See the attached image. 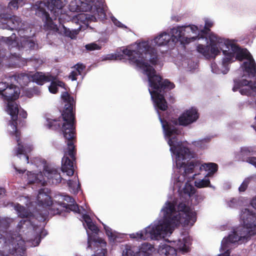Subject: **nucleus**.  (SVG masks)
<instances>
[{"label": "nucleus", "instance_id": "nucleus-1", "mask_svg": "<svg viewBox=\"0 0 256 256\" xmlns=\"http://www.w3.org/2000/svg\"><path fill=\"white\" fill-rule=\"evenodd\" d=\"M168 142L176 166L173 181L179 192L178 198H168L160 210V218L144 230L130 234V238L137 240H160L169 236L180 224L192 226L196 221V213L188 203L194 196L196 189L190 182L196 180L194 184L198 188L211 187L208 177L218 170L214 163L201 164L198 161H190L194 154L188 148L175 152L171 140Z\"/></svg>", "mask_w": 256, "mask_h": 256}, {"label": "nucleus", "instance_id": "nucleus-2", "mask_svg": "<svg viewBox=\"0 0 256 256\" xmlns=\"http://www.w3.org/2000/svg\"><path fill=\"white\" fill-rule=\"evenodd\" d=\"M198 32L197 27L194 24L177 26L170 29V34L163 32L150 41L136 43L122 50V54L128 56L130 63L148 76L150 94L162 110H164L166 105L162 96L158 94L163 88L172 89L174 85L168 80H163L161 76L156 74L154 66L158 65L160 68L162 63L160 62L154 46L172 48L178 42L182 44H188L194 41Z\"/></svg>", "mask_w": 256, "mask_h": 256}, {"label": "nucleus", "instance_id": "nucleus-3", "mask_svg": "<svg viewBox=\"0 0 256 256\" xmlns=\"http://www.w3.org/2000/svg\"><path fill=\"white\" fill-rule=\"evenodd\" d=\"M61 98L64 104V110L62 114L63 124L62 130L64 137L67 140L68 148L62 160L61 170L67 176L74 174V162L75 160L74 142L76 138L74 117L73 112L75 102L74 98L67 92H62Z\"/></svg>", "mask_w": 256, "mask_h": 256}, {"label": "nucleus", "instance_id": "nucleus-4", "mask_svg": "<svg viewBox=\"0 0 256 256\" xmlns=\"http://www.w3.org/2000/svg\"><path fill=\"white\" fill-rule=\"evenodd\" d=\"M20 94V88L12 83L6 90L4 98L8 102L6 111L11 116L12 122L8 126V132L10 135L14 137L17 142V146L14 150V154L24 163H28V157L27 153L33 149V145L31 144L23 143L20 139V132L18 130L17 120L18 112V105L14 102L18 98Z\"/></svg>", "mask_w": 256, "mask_h": 256}, {"label": "nucleus", "instance_id": "nucleus-5", "mask_svg": "<svg viewBox=\"0 0 256 256\" xmlns=\"http://www.w3.org/2000/svg\"><path fill=\"white\" fill-rule=\"evenodd\" d=\"M240 218L242 226L234 230L228 237L223 238L220 250L222 253L218 256H230V250L234 246L248 242L251 236L256 232V214L248 208L241 210Z\"/></svg>", "mask_w": 256, "mask_h": 256}, {"label": "nucleus", "instance_id": "nucleus-6", "mask_svg": "<svg viewBox=\"0 0 256 256\" xmlns=\"http://www.w3.org/2000/svg\"><path fill=\"white\" fill-rule=\"evenodd\" d=\"M166 89L170 90L168 88H163L162 89V92H160V95H162L163 98L166 104V108L164 110H162L158 106V104H156L154 100L152 98L154 102V107L157 110L159 120L162 124L163 130L165 138L169 144V140H170L174 144V151L179 150L183 148H188L178 140V136L180 131L178 130L176 126L178 124L186 126L195 122L198 118V114L196 108H192L188 110H186L178 118V119L173 118L170 122L164 121L161 117V115L158 112V110L164 111L168 108L167 103L164 99V90ZM151 98H152L151 97Z\"/></svg>", "mask_w": 256, "mask_h": 256}, {"label": "nucleus", "instance_id": "nucleus-7", "mask_svg": "<svg viewBox=\"0 0 256 256\" xmlns=\"http://www.w3.org/2000/svg\"><path fill=\"white\" fill-rule=\"evenodd\" d=\"M55 198L58 199L60 202L63 201L70 202L72 204H62L64 207H66L76 213L82 214L83 220V225L86 228L88 234V248L90 249H96V254L94 256H106L107 254L106 248V242L101 238H96L95 235H90L88 230V229L94 234H97L98 230V227L92 222L91 218L87 214L88 213V208H86L82 206L80 208L76 204H74V200L70 196L65 194H58L56 195Z\"/></svg>", "mask_w": 256, "mask_h": 256}, {"label": "nucleus", "instance_id": "nucleus-8", "mask_svg": "<svg viewBox=\"0 0 256 256\" xmlns=\"http://www.w3.org/2000/svg\"><path fill=\"white\" fill-rule=\"evenodd\" d=\"M27 23L22 22L20 18L17 16L8 18L6 14H0V28L3 29L16 30L20 37V44L16 40L15 34H13L10 37L4 38L10 49L16 48L20 50V48H34V42L30 36L25 34L30 32Z\"/></svg>", "mask_w": 256, "mask_h": 256}, {"label": "nucleus", "instance_id": "nucleus-9", "mask_svg": "<svg viewBox=\"0 0 256 256\" xmlns=\"http://www.w3.org/2000/svg\"><path fill=\"white\" fill-rule=\"evenodd\" d=\"M19 216L23 218L18 224L20 232L24 233L26 236V244L30 246H38L41 239L46 235L43 226L35 225L32 222L33 216L36 214L34 212H28L26 208L20 204H16L14 206Z\"/></svg>", "mask_w": 256, "mask_h": 256}, {"label": "nucleus", "instance_id": "nucleus-10", "mask_svg": "<svg viewBox=\"0 0 256 256\" xmlns=\"http://www.w3.org/2000/svg\"><path fill=\"white\" fill-rule=\"evenodd\" d=\"M56 4H54L52 0H38L34 4L31 8V11L35 15L40 18L44 22V27L46 28L48 24L50 28H56L54 25L52 18L50 16L49 12L53 14L55 19L58 18L60 23L64 22H68L71 20L72 16L67 13L63 12L64 7L57 8Z\"/></svg>", "mask_w": 256, "mask_h": 256}, {"label": "nucleus", "instance_id": "nucleus-11", "mask_svg": "<svg viewBox=\"0 0 256 256\" xmlns=\"http://www.w3.org/2000/svg\"><path fill=\"white\" fill-rule=\"evenodd\" d=\"M26 242L21 234L15 232L0 233V256H24L26 252Z\"/></svg>", "mask_w": 256, "mask_h": 256}, {"label": "nucleus", "instance_id": "nucleus-12", "mask_svg": "<svg viewBox=\"0 0 256 256\" xmlns=\"http://www.w3.org/2000/svg\"><path fill=\"white\" fill-rule=\"evenodd\" d=\"M95 0H72L68 4V9L70 12H78L90 11V12H96L98 18L102 20L106 19V6L102 3L94 6ZM56 4L57 8L64 7L68 2V0H52Z\"/></svg>", "mask_w": 256, "mask_h": 256}, {"label": "nucleus", "instance_id": "nucleus-13", "mask_svg": "<svg viewBox=\"0 0 256 256\" xmlns=\"http://www.w3.org/2000/svg\"><path fill=\"white\" fill-rule=\"evenodd\" d=\"M40 162V164L38 166L40 167V170H43L44 176L40 171L38 174L28 172L27 173L28 183L36 182L44 186L46 182L54 184H57L62 180L64 182L65 180L64 178H62L58 168L46 165V162L44 160H42Z\"/></svg>", "mask_w": 256, "mask_h": 256}, {"label": "nucleus", "instance_id": "nucleus-14", "mask_svg": "<svg viewBox=\"0 0 256 256\" xmlns=\"http://www.w3.org/2000/svg\"><path fill=\"white\" fill-rule=\"evenodd\" d=\"M92 14H88L84 13H80L75 16H72L71 20L72 22L78 23L80 25V26L78 29H74L70 30V28H67L64 25L61 24L58 27V26L54 23V25L56 26V28H52L50 27L49 24L45 28L46 29L52 30L54 32H57L62 35L70 37L72 38L76 35L78 30L81 28V24H84L86 26L88 25V22H94L98 18L96 12H91ZM70 21V20H68Z\"/></svg>", "mask_w": 256, "mask_h": 256}, {"label": "nucleus", "instance_id": "nucleus-15", "mask_svg": "<svg viewBox=\"0 0 256 256\" xmlns=\"http://www.w3.org/2000/svg\"><path fill=\"white\" fill-rule=\"evenodd\" d=\"M48 190H40L37 196L36 203L38 206V213L41 216L42 219H46L51 210L52 202L50 196L47 194Z\"/></svg>", "mask_w": 256, "mask_h": 256}, {"label": "nucleus", "instance_id": "nucleus-16", "mask_svg": "<svg viewBox=\"0 0 256 256\" xmlns=\"http://www.w3.org/2000/svg\"><path fill=\"white\" fill-rule=\"evenodd\" d=\"M204 29L199 28L198 26H196L198 29V32L196 34L197 37L194 40V41L197 40L198 42V44H202L206 46L210 44V36L212 34H215L214 33H210L207 36L206 34L207 31L210 30V28L214 26V21L208 18H204ZM216 36L218 35L216 34Z\"/></svg>", "mask_w": 256, "mask_h": 256}, {"label": "nucleus", "instance_id": "nucleus-17", "mask_svg": "<svg viewBox=\"0 0 256 256\" xmlns=\"http://www.w3.org/2000/svg\"><path fill=\"white\" fill-rule=\"evenodd\" d=\"M9 79L11 83L18 84L20 86L24 87L31 81V76L27 74H20L10 76Z\"/></svg>", "mask_w": 256, "mask_h": 256}, {"label": "nucleus", "instance_id": "nucleus-18", "mask_svg": "<svg viewBox=\"0 0 256 256\" xmlns=\"http://www.w3.org/2000/svg\"><path fill=\"white\" fill-rule=\"evenodd\" d=\"M176 242V248L184 253L190 250V246L192 244L191 238L188 236H184L182 238L179 239L177 242Z\"/></svg>", "mask_w": 256, "mask_h": 256}, {"label": "nucleus", "instance_id": "nucleus-19", "mask_svg": "<svg viewBox=\"0 0 256 256\" xmlns=\"http://www.w3.org/2000/svg\"><path fill=\"white\" fill-rule=\"evenodd\" d=\"M158 253L160 256H176V250L172 246L163 242L160 244Z\"/></svg>", "mask_w": 256, "mask_h": 256}, {"label": "nucleus", "instance_id": "nucleus-20", "mask_svg": "<svg viewBox=\"0 0 256 256\" xmlns=\"http://www.w3.org/2000/svg\"><path fill=\"white\" fill-rule=\"evenodd\" d=\"M138 250V252H136V256H152L155 250L154 246L148 242L142 244Z\"/></svg>", "mask_w": 256, "mask_h": 256}, {"label": "nucleus", "instance_id": "nucleus-21", "mask_svg": "<svg viewBox=\"0 0 256 256\" xmlns=\"http://www.w3.org/2000/svg\"><path fill=\"white\" fill-rule=\"evenodd\" d=\"M31 80L40 85L43 84L44 82H50L54 80V77L50 75H46L42 72H38L30 76Z\"/></svg>", "mask_w": 256, "mask_h": 256}, {"label": "nucleus", "instance_id": "nucleus-22", "mask_svg": "<svg viewBox=\"0 0 256 256\" xmlns=\"http://www.w3.org/2000/svg\"><path fill=\"white\" fill-rule=\"evenodd\" d=\"M68 184L71 192L74 194L76 193L80 189V184L77 176H74L72 180H68Z\"/></svg>", "mask_w": 256, "mask_h": 256}, {"label": "nucleus", "instance_id": "nucleus-23", "mask_svg": "<svg viewBox=\"0 0 256 256\" xmlns=\"http://www.w3.org/2000/svg\"><path fill=\"white\" fill-rule=\"evenodd\" d=\"M8 7L10 10H17L20 7H22L27 0H9Z\"/></svg>", "mask_w": 256, "mask_h": 256}, {"label": "nucleus", "instance_id": "nucleus-24", "mask_svg": "<svg viewBox=\"0 0 256 256\" xmlns=\"http://www.w3.org/2000/svg\"><path fill=\"white\" fill-rule=\"evenodd\" d=\"M64 86V84L62 82L60 81H53V80H52L50 86H48V90L50 92L56 94L60 87L63 88L66 90Z\"/></svg>", "mask_w": 256, "mask_h": 256}, {"label": "nucleus", "instance_id": "nucleus-25", "mask_svg": "<svg viewBox=\"0 0 256 256\" xmlns=\"http://www.w3.org/2000/svg\"><path fill=\"white\" fill-rule=\"evenodd\" d=\"M76 70L71 72L70 78L72 80H76V76L80 74L82 72L85 68V66L81 64H78L74 66Z\"/></svg>", "mask_w": 256, "mask_h": 256}, {"label": "nucleus", "instance_id": "nucleus-26", "mask_svg": "<svg viewBox=\"0 0 256 256\" xmlns=\"http://www.w3.org/2000/svg\"><path fill=\"white\" fill-rule=\"evenodd\" d=\"M181 66L184 68H187L188 70L192 71L197 68L198 64L192 60L187 59L182 60Z\"/></svg>", "mask_w": 256, "mask_h": 256}, {"label": "nucleus", "instance_id": "nucleus-27", "mask_svg": "<svg viewBox=\"0 0 256 256\" xmlns=\"http://www.w3.org/2000/svg\"><path fill=\"white\" fill-rule=\"evenodd\" d=\"M228 206L236 208L242 204V198H232L226 202Z\"/></svg>", "mask_w": 256, "mask_h": 256}, {"label": "nucleus", "instance_id": "nucleus-28", "mask_svg": "<svg viewBox=\"0 0 256 256\" xmlns=\"http://www.w3.org/2000/svg\"><path fill=\"white\" fill-rule=\"evenodd\" d=\"M106 233L110 241L116 240L117 235L115 231H113L110 228L103 224Z\"/></svg>", "mask_w": 256, "mask_h": 256}, {"label": "nucleus", "instance_id": "nucleus-29", "mask_svg": "<svg viewBox=\"0 0 256 256\" xmlns=\"http://www.w3.org/2000/svg\"><path fill=\"white\" fill-rule=\"evenodd\" d=\"M58 121L56 120L47 119L46 125L49 128L57 129L60 127V124Z\"/></svg>", "mask_w": 256, "mask_h": 256}, {"label": "nucleus", "instance_id": "nucleus-30", "mask_svg": "<svg viewBox=\"0 0 256 256\" xmlns=\"http://www.w3.org/2000/svg\"><path fill=\"white\" fill-rule=\"evenodd\" d=\"M40 94V91L37 87L26 90L25 92L26 96L29 98H31L34 96H38Z\"/></svg>", "mask_w": 256, "mask_h": 256}, {"label": "nucleus", "instance_id": "nucleus-31", "mask_svg": "<svg viewBox=\"0 0 256 256\" xmlns=\"http://www.w3.org/2000/svg\"><path fill=\"white\" fill-rule=\"evenodd\" d=\"M102 48V44L96 42H91L85 46L86 49L88 51L100 50Z\"/></svg>", "mask_w": 256, "mask_h": 256}, {"label": "nucleus", "instance_id": "nucleus-32", "mask_svg": "<svg viewBox=\"0 0 256 256\" xmlns=\"http://www.w3.org/2000/svg\"><path fill=\"white\" fill-rule=\"evenodd\" d=\"M121 256H136L134 248L130 246H126L123 250Z\"/></svg>", "mask_w": 256, "mask_h": 256}, {"label": "nucleus", "instance_id": "nucleus-33", "mask_svg": "<svg viewBox=\"0 0 256 256\" xmlns=\"http://www.w3.org/2000/svg\"><path fill=\"white\" fill-rule=\"evenodd\" d=\"M122 58V54H120V52H116L114 54H111L106 55L105 56L102 60H121Z\"/></svg>", "mask_w": 256, "mask_h": 256}, {"label": "nucleus", "instance_id": "nucleus-34", "mask_svg": "<svg viewBox=\"0 0 256 256\" xmlns=\"http://www.w3.org/2000/svg\"><path fill=\"white\" fill-rule=\"evenodd\" d=\"M253 178H254L253 176H251L248 177L247 178H246L244 179V182H242V183L240 186L239 187V188H238L239 191L240 192H244L246 190L250 181Z\"/></svg>", "mask_w": 256, "mask_h": 256}, {"label": "nucleus", "instance_id": "nucleus-35", "mask_svg": "<svg viewBox=\"0 0 256 256\" xmlns=\"http://www.w3.org/2000/svg\"><path fill=\"white\" fill-rule=\"evenodd\" d=\"M10 60L12 62L14 60H16V62H14V65L18 66H21L22 65H24V63H21L20 61L22 60V58H20L19 55H17L16 54H12V56L10 57Z\"/></svg>", "mask_w": 256, "mask_h": 256}, {"label": "nucleus", "instance_id": "nucleus-36", "mask_svg": "<svg viewBox=\"0 0 256 256\" xmlns=\"http://www.w3.org/2000/svg\"><path fill=\"white\" fill-rule=\"evenodd\" d=\"M256 152L254 147H244L241 148L240 153L242 156L250 154H254Z\"/></svg>", "mask_w": 256, "mask_h": 256}, {"label": "nucleus", "instance_id": "nucleus-37", "mask_svg": "<svg viewBox=\"0 0 256 256\" xmlns=\"http://www.w3.org/2000/svg\"><path fill=\"white\" fill-rule=\"evenodd\" d=\"M210 140V138L206 137V138L200 140L198 142H195L194 143H195L196 146H200L201 148H204V144L209 142Z\"/></svg>", "mask_w": 256, "mask_h": 256}, {"label": "nucleus", "instance_id": "nucleus-38", "mask_svg": "<svg viewBox=\"0 0 256 256\" xmlns=\"http://www.w3.org/2000/svg\"><path fill=\"white\" fill-rule=\"evenodd\" d=\"M9 86L10 85L6 82H0V95L2 97H4V94L6 92V90L8 88Z\"/></svg>", "mask_w": 256, "mask_h": 256}, {"label": "nucleus", "instance_id": "nucleus-39", "mask_svg": "<svg viewBox=\"0 0 256 256\" xmlns=\"http://www.w3.org/2000/svg\"><path fill=\"white\" fill-rule=\"evenodd\" d=\"M110 18H111L112 21V22L118 28H127V27L124 24H122V22H120V21H118L114 16H112L110 17Z\"/></svg>", "mask_w": 256, "mask_h": 256}, {"label": "nucleus", "instance_id": "nucleus-40", "mask_svg": "<svg viewBox=\"0 0 256 256\" xmlns=\"http://www.w3.org/2000/svg\"><path fill=\"white\" fill-rule=\"evenodd\" d=\"M24 200L26 201V204L28 208V210H32V206L33 205V202H32L30 200L27 198H25Z\"/></svg>", "mask_w": 256, "mask_h": 256}, {"label": "nucleus", "instance_id": "nucleus-41", "mask_svg": "<svg viewBox=\"0 0 256 256\" xmlns=\"http://www.w3.org/2000/svg\"><path fill=\"white\" fill-rule=\"evenodd\" d=\"M32 62L34 63L36 67H38L42 63V60L39 59H34Z\"/></svg>", "mask_w": 256, "mask_h": 256}, {"label": "nucleus", "instance_id": "nucleus-42", "mask_svg": "<svg viewBox=\"0 0 256 256\" xmlns=\"http://www.w3.org/2000/svg\"><path fill=\"white\" fill-rule=\"evenodd\" d=\"M250 205L256 210V196L252 199Z\"/></svg>", "mask_w": 256, "mask_h": 256}, {"label": "nucleus", "instance_id": "nucleus-43", "mask_svg": "<svg viewBox=\"0 0 256 256\" xmlns=\"http://www.w3.org/2000/svg\"><path fill=\"white\" fill-rule=\"evenodd\" d=\"M20 112V116L22 118H26L27 116V114L26 112L24 110H20L18 112V113Z\"/></svg>", "mask_w": 256, "mask_h": 256}, {"label": "nucleus", "instance_id": "nucleus-44", "mask_svg": "<svg viewBox=\"0 0 256 256\" xmlns=\"http://www.w3.org/2000/svg\"><path fill=\"white\" fill-rule=\"evenodd\" d=\"M172 19L175 22H179L181 20V17L178 16H172Z\"/></svg>", "mask_w": 256, "mask_h": 256}, {"label": "nucleus", "instance_id": "nucleus-45", "mask_svg": "<svg viewBox=\"0 0 256 256\" xmlns=\"http://www.w3.org/2000/svg\"><path fill=\"white\" fill-rule=\"evenodd\" d=\"M14 168L15 170L18 172L20 174H21V173H23L25 170H19V169H18L16 167L14 166Z\"/></svg>", "mask_w": 256, "mask_h": 256}, {"label": "nucleus", "instance_id": "nucleus-46", "mask_svg": "<svg viewBox=\"0 0 256 256\" xmlns=\"http://www.w3.org/2000/svg\"><path fill=\"white\" fill-rule=\"evenodd\" d=\"M5 192V190L3 188H0V196L4 194Z\"/></svg>", "mask_w": 256, "mask_h": 256}, {"label": "nucleus", "instance_id": "nucleus-47", "mask_svg": "<svg viewBox=\"0 0 256 256\" xmlns=\"http://www.w3.org/2000/svg\"><path fill=\"white\" fill-rule=\"evenodd\" d=\"M176 64H177L178 66H180V64H178V62H176Z\"/></svg>", "mask_w": 256, "mask_h": 256}]
</instances>
